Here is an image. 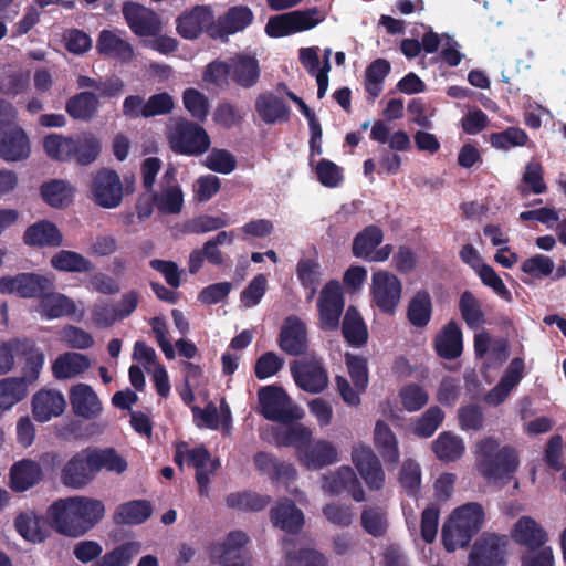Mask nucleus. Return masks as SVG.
Segmentation results:
<instances>
[{
  "label": "nucleus",
  "mask_w": 566,
  "mask_h": 566,
  "mask_svg": "<svg viewBox=\"0 0 566 566\" xmlns=\"http://www.w3.org/2000/svg\"><path fill=\"white\" fill-rule=\"evenodd\" d=\"M528 140L527 134L517 127H509L501 133H493L490 136L491 145L497 149H510L512 147H521L526 145Z\"/></svg>",
  "instance_id": "63"
},
{
  "label": "nucleus",
  "mask_w": 566,
  "mask_h": 566,
  "mask_svg": "<svg viewBox=\"0 0 566 566\" xmlns=\"http://www.w3.org/2000/svg\"><path fill=\"white\" fill-rule=\"evenodd\" d=\"M374 444L386 463H398L400 458L398 440L390 427L382 420H378L375 424Z\"/></svg>",
  "instance_id": "32"
},
{
  "label": "nucleus",
  "mask_w": 566,
  "mask_h": 566,
  "mask_svg": "<svg viewBox=\"0 0 566 566\" xmlns=\"http://www.w3.org/2000/svg\"><path fill=\"white\" fill-rule=\"evenodd\" d=\"M255 109L266 124L287 120L290 115L284 101L271 93L262 94L256 98Z\"/></svg>",
  "instance_id": "34"
},
{
  "label": "nucleus",
  "mask_w": 566,
  "mask_h": 566,
  "mask_svg": "<svg viewBox=\"0 0 566 566\" xmlns=\"http://www.w3.org/2000/svg\"><path fill=\"white\" fill-rule=\"evenodd\" d=\"M30 155L27 133L19 126L0 129V157L7 161H19Z\"/></svg>",
  "instance_id": "19"
},
{
  "label": "nucleus",
  "mask_w": 566,
  "mask_h": 566,
  "mask_svg": "<svg viewBox=\"0 0 566 566\" xmlns=\"http://www.w3.org/2000/svg\"><path fill=\"white\" fill-rule=\"evenodd\" d=\"M248 541L244 532H230L222 542L211 547V557L222 566H244L243 547Z\"/></svg>",
  "instance_id": "16"
},
{
  "label": "nucleus",
  "mask_w": 566,
  "mask_h": 566,
  "mask_svg": "<svg viewBox=\"0 0 566 566\" xmlns=\"http://www.w3.org/2000/svg\"><path fill=\"white\" fill-rule=\"evenodd\" d=\"M437 353L447 359H453L462 353V333L455 322H449L436 337Z\"/></svg>",
  "instance_id": "35"
},
{
  "label": "nucleus",
  "mask_w": 566,
  "mask_h": 566,
  "mask_svg": "<svg viewBox=\"0 0 566 566\" xmlns=\"http://www.w3.org/2000/svg\"><path fill=\"white\" fill-rule=\"evenodd\" d=\"M96 473L102 469L120 474L127 470V461L113 448L91 450Z\"/></svg>",
  "instance_id": "52"
},
{
  "label": "nucleus",
  "mask_w": 566,
  "mask_h": 566,
  "mask_svg": "<svg viewBox=\"0 0 566 566\" xmlns=\"http://www.w3.org/2000/svg\"><path fill=\"white\" fill-rule=\"evenodd\" d=\"M260 413L271 421L289 423L303 417L296 406L280 387L265 386L258 392Z\"/></svg>",
  "instance_id": "5"
},
{
  "label": "nucleus",
  "mask_w": 566,
  "mask_h": 566,
  "mask_svg": "<svg viewBox=\"0 0 566 566\" xmlns=\"http://www.w3.org/2000/svg\"><path fill=\"white\" fill-rule=\"evenodd\" d=\"M51 264L54 269L64 272H90L94 269L93 263L82 254L62 250L52 259Z\"/></svg>",
  "instance_id": "47"
},
{
  "label": "nucleus",
  "mask_w": 566,
  "mask_h": 566,
  "mask_svg": "<svg viewBox=\"0 0 566 566\" xmlns=\"http://www.w3.org/2000/svg\"><path fill=\"white\" fill-rule=\"evenodd\" d=\"M268 291V279L264 274L255 275L240 294V303L244 308L260 304Z\"/></svg>",
  "instance_id": "61"
},
{
  "label": "nucleus",
  "mask_w": 566,
  "mask_h": 566,
  "mask_svg": "<svg viewBox=\"0 0 566 566\" xmlns=\"http://www.w3.org/2000/svg\"><path fill=\"white\" fill-rule=\"evenodd\" d=\"M505 536L486 534L473 545L467 566H505Z\"/></svg>",
  "instance_id": "10"
},
{
  "label": "nucleus",
  "mask_w": 566,
  "mask_h": 566,
  "mask_svg": "<svg viewBox=\"0 0 566 566\" xmlns=\"http://www.w3.org/2000/svg\"><path fill=\"white\" fill-rule=\"evenodd\" d=\"M483 510L476 503L455 509L442 526V542L448 552L465 547L481 528Z\"/></svg>",
  "instance_id": "3"
},
{
  "label": "nucleus",
  "mask_w": 566,
  "mask_h": 566,
  "mask_svg": "<svg viewBox=\"0 0 566 566\" xmlns=\"http://www.w3.org/2000/svg\"><path fill=\"white\" fill-rule=\"evenodd\" d=\"M291 374L297 387L310 394H319L328 385V374L315 356L294 361Z\"/></svg>",
  "instance_id": "7"
},
{
  "label": "nucleus",
  "mask_w": 566,
  "mask_h": 566,
  "mask_svg": "<svg viewBox=\"0 0 566 566\" xmlns=\"http://www.w3.org/2000/svg\"><path fill=\"white\" fill-rule=\"evenodd\" d=\"M29 342L30 346L28 348L19 349V355L27 357L25 373L21 377L25 380L27 387L38 380L45 361L43 353L34 346L32 340Z\"/></svg>",
  "instance_id": "58"
},
{
  "label": "nucleus",
  "mask_w": 566,
  "mask_h": 566,
  "mask_svg": "<svg viewBox=\"0 0 566 566\" xmlns=\"http://www.w3.org/2000/svg\"><path fill=\"white\" fill-rule=\"evenodd\" d=\"M91 450H84L74 455L64 467L62 479L65 485L82 488L96 475Z\"/></svg>",
  "instance_id": "18"
},
{
  "label": "nucleus",
  "mask_w": 566,
  "mask_h": 566,
  "mask_svg": "<svg viewBox=\"0 0 566 566\" xmlns=\"http://www.w3.org/2000/svg\"><path fill=\"white\" fill-rule=\"evenodd\" d=\"M43 147L50 158L59 161H67L72 160L75 144L73 143V137L51 134L44 138Z\"/></svg>",
  "instance_id": "51"
},
{
  "label": "nucleus",
  "mask_w": 566,
  "mask_h": 566,
  "mask_svg": "<svg viewBox=\"0 0 566 566\" xmlns=\"http://www.w3.org/2000/svg\"><path fill=\"white\" fill-rule=\"evenodd\" d=\"M90 366L91 361L87 356L75 352H67L54 360L52 374L60 380L70 379L83 374Z\"/></svg>",
  "instance_id": "30"
},
{
  "label": "nucleus",
  "mask_w": 566,
  "mask_h": 566,
  "mask_svg": "<svg viewBox=\"0 0 566 566\" xmlns=\"http://www.w3.org/2000/svg\"><path fill=\"white\" fill-rule=\"evenodd\" d=\"M322 490L331 495L343 491L348 492L356 502L365 500V492L356 473L349 465H342L337 470L322 476Z\"/></svg>",
  "instance_id": "15"
},
{
  "label": "nucleus",
  "mask_w": 566,
  "mask_h": 566,
  "mask_svg": "<svg viewBox=\"0 0 566 566\" xmlns=\"http://www.w3.org/2000/svg\"><path fill=\"white\" fill-rule=\"evenodd\" d=\"M270 499L252 492L231 493L226 497L229 507L242 511H261L269 504Z\"/></svg>",
  "instance_id": "57"
},
{
  "label": "nucleus",
  "mask_w": 566,
  "mask_h": 566,
  "mask_svg": "<svg viewBox=\"0 0 566 566\" xmlns=\"http://www.w3.org/2000/svg\"><path fill=\"white\" fill-rule=\"evenodd\" d=\"M465 450L463 439L450 431L441 432L432 442V451L442 462L459 460Z\"/></svg>",
  "instance_id": "36"
},
{
  "label": "nucleus",
  "mask_w": 566,
  "mask_h": 566,
  "mask_svg": "<svg viewBox=\"0 0 566 566\" xmlns=\"http://www.w3.org/2000/svg\"><path fill=\"white\" fill-rule=\"evenodd\" d=\"M298 462L310 471L322 470L340 461L337 446L327 439L311 438L298 455Z\"/></svg>",
  "instance_id": "11"
},
{
  "label": "nucleus",
  "mask_w": 566,
  "mask_h": 566,
  "mask_svg": "<svg viewBox=\"0 0 566 566\" xmlns=\"http://www.w3.org/2000/svg\"><path fill=\"white\" fill-rule=\"evenodd\" d=\"M70 403L76 416L93 419L102 412V403L93 390L86 384H77L70 390Z\"/></svg>",
  "instance_id": "25"
},
{
  "label": "nucleus",
  "mask_w": 566,
  "mask_h": 566,
  "mask_svg": "<svg viewBox=\"0 0 566 566\" xmlns=\"http://www.w3.org/2000/svg\"><path fill=\"white\" fill-rule=\"evenodd\" d=\"M91 193L95 203L102 208L118 207L123 200V185L118 174L111 169L98 170L93 177Z\"/></svg>",
  "instance_id": "8"
},
{
  "label": "nucleus",
  "mask_w": 566,
  "mask_h": 566,
  "mask_svg": "<svg viewBox=\"0 0 566 566\" xmlns=\"http://www.w3.org/2000/svg\"><path fill=\"white\" fill-rule=\"evenodd\" d=\"M11 486L22 492L35 485L42 478V469L33 460L24 459L11 468Z\"/></svg>",
  "instance_id": "33"
},
{
  "label": "nucleus",
  "mask_w": 566,
  "mask_h": 566,
  "mask_svg": "<svg viewBox=\"0 0 566 566\" xmlns=\"http://www.w3.org/2000/svg\"><path fill=\"white\" fill-rule=\"evenodd\" d=\"M187 463L196 469V481L201 496L209 495L211 476L220 467L219 459L210 457L208 450L200 446L193 449H185Z\"/></svg>",
  "instance_id": "17"
},
{
  "label": "nucleus",
  "mask_w": 566,
  "mask_h": 566,
  "mask_svg": "<svg viewBox=\"0 0 566 566\" xmlns=\"http://www.w3.org/2000/svg\"><path fill=\"white\" fill-rule=\"evenodd\" d=\"M381 241L382 231L378 227L369 226L356 235L353 243V253L357 258L366 260Z\"/></svg>",
  "instance_id": "53"
},
{
  "label": "nucleus",
  "mask_w": 566,
  "mask_h": 566,
  "mask_svg": "<svg viewBox=\"0 0 566 566\" xmlns=\"http://www.w3.org/2000/svg\"><path fill=\"white\" fill-rule=\"evenodd\" d=\"M511 536L530 549L543 546L548 539L546 531L531 516L520 517L512 527Z\"/></svg>",
  "instance_id": "27"
},
{
  "label": "nucleus",
  "mask_w": 566,
  "mask_h": 566,
  "mask_svg": "<svg viewBox=\"0 0 566 566\" xmlns=\"http://www.w3.org/2000/svg\"><path fill=\"white\" fill-rule=\"evenodd\" d=\"M402 285L392 273L378 271L371 277V295L377 307L388 314L395 313L400 298Z\"/></svg>",
  "instance_id": "9"
},
{
  "label": "nucleus",
  "mask_w": 566,
  "mask_h": 566,
  "mask_svg": "<svg viewBox=\"0 0 566 566\" xmlns=\"http://www.w3.org/2000/svg\"><path fill=\"white\" fill-rule=\"evenodd\" d=\"M123 14L132 31L140 36L155 35L160 30V21L157 14L137 3H126Z\"/></svg>",
  "instance_id": "21"
},
{
  "label": "nucleus",
  "mask_w": 566,
  "mask_h": 566,
  "mask_svg": "<svg viewBox=\"0 0 566 566\" xmlns=\"http://www.w3.org/2000/svg\"><path fill=\"white\" fill-rule=\"evenodd\" d=\"M185 108L199 122H205L209 114V101L207 96L196 88H187L182 94Z\"/></svg>",
  "instance_id": "59"
},
{
  "label": "nucleus",
  "mask_w": 566,
  "mask_h": 566,
  "mask_svg": "<svg viewBox=\"0 0 566 566\" xmlns=\"http://www.w3.org/2000/svg\"><path fill=\"white\" fill-rule=\"evenodd\" d=\"M475 464L488 482L496 484L511 479L518 467V458L513 448L501 446L497 439L486 437L476 443Z\"/></svg>",
  "instance_id": "2"
},
{
  "label": "nucleus",
  "mask_w": 566,
  "mask_h": 566,
  "mask_svg": "<svg viewBox=\"0 0 566 566\" xmlns=\"http://www.w3.org/2000/svg\"><path fill=\"white\" fill-rule=\"evenodd\" d=\"M443 419V411L439 407L432 406L416 421L413 432L418 437L429 438L437 431Z\"/></svg>",
  "instance_id": "62"
},
{
  "label": "nucleus",
  "mask_w": 566,
  "mask_h": 566,
  "mask_svg": "<svg viewBox=\"0 0 566 566\" xmlns=\"http://www.w3.org/2000/svg\"><path fill=\"white\" fill-rule=\"evenodd\" d=\"M53 289L50 279L33 274L22 273L14 277L4 276L0 279L1 293H17L22 297H39Z\"/></svg>",
  "instance_id": "14"
},
{
  "label": "nucleus",
  "mask_w": 566,
  "mask_h": 566,
  "mask_svg": "<svg viewBox=\"0 0 566 566\" xmlns=\"http://www.w3.org/2000/svg\"><path fill=\"white\" fill-rule=\"evenodd\" d=\"M18 532L30 542H42L48 534L46 521L34 513H24L17 517Z\"/></svg>",
  "instance_id": "45"
},
{
  "label": "nucleus",
  "mask_w": 566,
  "mask_h": 566,
  "mask_svg": "<svg viewBox=\"0 0 566 566\" xmlns=\"http://www.w3.org/2000/svg\"><path fill=\"white\" fill-rule=\"evenodd\" d=\"M432 304L428 292L419 291L411 298L408 306V318L417 327L426 326L431 317Z\"/></svg>",
  "instance_id": "49"
},
{
  "label": "nucleus",
  "mask_w": 566,
  "mask_h": 566,
  "mask_svg": "<svg viewBox=\"0 0 566 566\" xmlns=\"http://www.w3.org/2000/svg\"><path fill=\"white\" fill-rule=\"evenodd\" d=\"M230 76L242 87L253 86L260 76L258 60L249 54H238L230 62Z\"/></svg>",
  "instance_id": "31"
},
{
  "label": "nucleus",
  "mask_w": 566,
  "mask_h": 566,
  "mask_svg": "<svg viewBox=\"0 0 566 566\" xmlns=\"http://www.w3.org/2000/svg\"><path fill=\"white\" fill-rule=\"evenodd\" d=\"M64 396L54 389H43L32 398V411L40 422H46L53 417L61 416L65 410Z\"/></svg>",
  "instance_id": "22"
},
{
  "label": "nucleus",
  "mask_w": 566,
  "mask_h": 566,
  "mask_svg": "<svg viewBox=\"0 0 566 566\" xmlns=\"http://www.w3.org/2000/svg\"><path fill=\"white\" fill-rule=\"evenodd\" d=\"M296 276L302 286L307 290V301L315 296L321 283L322 270L317 261L312 259H301L296 266Z\"/></svg>",
  "instance_id": "43"
},
{
  "label": "nucleus",
  "mask_w": 566,
  "mask_h": 566,
  "mask_svg": "<svg viewBox=\"0 0 566 566\" xmlns=\"http://www.w3.org/2000/svg\"><path fill=\"white\" fill-rule=\"evenodd\" d=\"M361 525L368 534L382 536L387 530V514L380 507H367L361 513Z\"/></svg>",
  "instance_id": "64"
},
{
  "label": "nucleus",
  "mask_w": 566,
  "mask_h": 566,
  "mask_svg": "<svg viewBox=\"0 0 566 566\" xmlns=\"http://www.w3.org/2000/svg\"><path fill=\"white\" fill-rule=\"evenodd\" d=\"M344 338L354 346H360L367 340V328L354 307H348L342 325Z\"/></svg>",
  "instance_id": "46"
},
{
  "label": "nucleus",
  "mask_w": 566,
  "mask_h": 566,
  "mask_svg": "<svg viewBox=\"0 0 566 566\" xmlns=\"http://www.w3.org/2000/svg\"><path fill=\"white\" fill-rule=\"evenodd\" d=\"M326 18L318 8L296 10L271 17L265 25V32L271 38H282L293 33L311 30Z\"/></svg>",
  "instance_id": "6"
},
{
  "label": "nucleus",
  "mask_w": 566,
  "mask_h": 566,
  "mask_svg": "<svg viewBox=\"0 0 566 566\" xmlns=\"http://www.w3.org/2000/svg\"><path fill=\"white\" fill-rule=\"evenodd\" d=\"M168 139L174 151L197 156L210 147V137L205 128L186 119H176L169 127Z\"/></svg>",
  "instance_id": "4"
},
{
  "label": "nucleus",
  "mask_w": 566,
  "mask_h": 566,
  "mask_svg": "<svg viewBox=\"0 0 566 566\" xmlns=\"http://www.w3.org/2000/svg\"><path fill=\"white\" fill-rule=\"evenodd\" d=\"M352 462L370 490H380L385 483V472L373 449L357 443L352 449Z\"/></svg>",
  "instance_id": "12"
},
{
  "label": "nucleus",
  "mask_w": 566,
  "mask_h": 566,
  "mask_svg": "<svg viewBox=\"0 0 566 566\" xmlns=\"http://www.w3.org/2000/svg\"><path fill=\"white\" fill-rule=\"evenodd\" d=\"M24 242L28 245L57 247L62 243V234L53 223L40 221L27 229Z\"/></svg>",
  "instance_id": "37"
},
{
  "label": "nucleus",
  "mask_w": 566,
  "mask_h": 566,
  "mask_svg": "<svg viewBox=\"0 0 566 566\" xmlns=\"http://www.w3.org/2000/svg\"><path fill=\"white\" fill-rule=\"evenodd\" d=\"M459 310L462 319L469 328L478 329L485 323L482 302L470 291H464L459 300Z\"/></svg>",
  "instance_id": "40"
},
{
  "label": "nucleus",
  "mask_w": 566,
  "mask_h": 566,
  "mask_svg": "<svg viewBox=\"0 0 566 566\" xmlns=\"http://www.w3.org/2000/svg\"><path fill=\"white\" fill-rule=\"evenodd\" d=\"M270 514L273 525L290 534L298 533L305 523L303 512L287 499L277 502Z\"/></svg>",
  "instance_id": "28"
},
{
  "label": "nucleus",
  "mask_w": 566,
  "mask_h": 566,
  "mask_svg": "<svg viewBox=\"0 0 566 566\" xmlns=\"http://www.w3.org/2000/svg\"><path fill=\"white\" fill-rule=\"evenodd\" d=\"M40 300L36 311L46 319L69 316L76 313L74 301L64 294L52 293L51 290L43 294Z\"/></svg>",
  "instance_id": "29"
},
{
  "label": "nucleus",
  "mask_w": 566,
  "mask_h": 566,
  "mask_svg": "<svg viewBox=\"0 0 566 566\" xmlns=\"http://www.w3.org/2000/svg\"><path fill=\"white\" fill-rule=\"evenodd\" d=\"M291 545L292 539L283 538L282 547L290 566H327L326 557L318 551L307 548L294 553L290 548Z\"/></svg>",
  "instance_id": "48"
},
{
  "label": "nucleus",
  "mask_w": 566,
  "mask_h": 566,
  "mask_svg": "<svg viewBox=\"0 0 566 566\" xmlns=\"http://www.w3.org/2000/svg\"><path fill=\"white\" fill-rule=\"evenodd\" d=\"M99 107L98 96L91 92H81L71 97L66 104V112L75 119L88 120Z\"/></svg>",
  "instance_id": "41"
},
{
  "label": "nucleus",
  "mask_w": 566,
  "mask_h": 566,
  "mask_svg": "<svg viewBox=\"0 0 566 566\" xmlns=\"http://www.w3.org/2000/svg\"><path fill=\"white\" fill-rule=\"evenodd\" d=\"M153 199L164 213H179L184 205V193L179 185H161L159 191H153Z\"/></svg>",
  "instance_id": "44"
},
{
  "label": "nucleus",
  "mask_w": 566,
  "mask_h": 566,
  "mask_svg": "<svg viewBox=\"0 0 566 566\" xmlns=\"http://www.w3.org/2000/svg\"><path fill=\"white\" fill-rule=\"evenodd\" d=\"M252 21L253 13L248 7H232L223 17L219 18L216 28L210 30V35L212 38L227 39L228 35L244 30Z\"/></svg>",
  "instance_id": "23"
},
{
  "label": "nucleus",
  "mask_w": 566,
  "mask_h": 566,
  "mask_svg": "<svg viewBox=\"0 0 566 566\" xmlns=\"http://www.w3.org/2000/svg\"><path fill=\"white\" fill-rule=\"evenodd\" d=\"M41 193L46 203L59 208L71 202L73 188L63 180H52L42 186Z\"/></svg>",
  "instance_id": "56"
},
{
  "label": "nucleus",
  "mask_w": 566,
  "mask_h": 566,
  "mask_svg": "<svg viewBox=\"0 0 566 566\" xmlns=\"http://www.w3.org/2000/svg\"><path fill=\"white\" fill-rule=\"evenodd\" d=\"M523 185L520 186L522 196H527L530 192L535 195L544 193L547 186L544 181L543 167L537 161H530L522 177Z\"/></svg>",
  "instance_id": "54"
},
{
  "label": "nucleus",
  "mask_w": 566,
  "mask_h": 566,
  "mask_svg": "<svg viewBox=\"0 0 566 566\" xmlns=\"http://www.w3.org/2000/svg\"><path fill=\"white\" fill-rule=\"evenodd\" d=\"M105 507L99 500L74 496L54 502L48 515L59 533L80 537L104 516Z\"/></svg>",
  "instance_id": "1"
},
{
  "label": "nucleus",
  "mask_w": 566,
  "mask_h": 566,
  "mask_svg": "<svg viewBox=\"0 0 566 566\" xmlns=\"http://www.w3.org/2000/svg\"><path fill=\"white\" fill-rule=\"evenodd\" d=\"M138 553L139 544L128 542L105 554L94 566H128L133 557Z\"/></svg>",
  "instance_id": "60"
},
{
  "label": "nucleus",
  "mask_w": 566,
  "mask_h": 566,
  "mask_svg": "<svg viewBox=\"0 0 566 566\" xmlns=\"http://www.w3.org/2000/svg\"><path fill=\"white\" fill-rule=\"evenodd\" d=\"M75 149L72 159L82 166L90 165L95 161L101 151V143L92 133H82L73 137Z\"/></svg>",
  "instance_id": "42"
},
{
  "label": "nucleus",
  "mask_w": 566,
  "mask_h": 566,
  "mask_svg": "<svg viewBox=\"0 0 566 566\" xmlns=\"http://www.w3.org/2000/svg\"><path fill=\"white\" fill-rule=\"evenodd\" d=\"M280 347L285 353L296 356L307 347V333L305 324L296 316H289L280 334Z\"/></svg>",
  "instance_id": "24"
},
{
  "label": "nucleus",
  "mask_w": 566,
  "mask_h": 566,
  "mask_svg": "<svg viewBox=\"0 0 566 566\" xmlns=\"http://www.w3.org/2000/svg\"><path fill=\"white\" fill-rule=\"evenodd\" d=\"M214 17L209 7L197 6L189 12H185L177 20L179 34L185 39H196L203 30L216 28Z\"/></svg>",
  "instance_id": "20"
},
{
  "label": "nucleus",
  "mask_w": 566,
  "mask_h": 566,
  "mask_svg": "<svg viewBox=\"0 0 566 566\" xmlns=\"http://www.w3.org/2000/svg\"><path fill=\"white\" fill-rule=\"evenodd\" d=\"M151 515V506L145 500H134L117 506L114 521L117 524H140Z\"/></svg>",
  "instance_id": "39"
},
{
  "label": "nucleus",
  "mask_w": 566,
  "mask_h": 566,
  "mask_svg": "<svg viewBox=\"0 0 566 566\" xmlns=\"http://www.w3.org/2000/svg\"><path fill=\"white\" fill-rule=\"evenodd\" d=\"M312 436V429L298 423L282 430L277 434V443L283 447H294L296 449V457L298 458Z\"/></svg>",
  "instance_id": "55"
},
{
  "label": "nucleus",
  "mask_w": 566,
  "mask_h": 566,
  "mask_svg": "<svg viewBox=\"0 0 566 566\" xmlns=\"http://www.w3.org/2000/svg\"><path fill=\"white\" fill-rule=\"evenodd\" d=\"M96 49L102 55L122 62H129L134 56L133 46L118 30H103L99 33Z\"/></svg>",
  "instance_id": "26"
},
{
  "label": "nucleus",
  "mask_w": 566,
  "mask_h": 566,
  "mask_svg": "<svg viewBox=\"0 0 566 566\" xmlns=\"http://www.w3.org/2000/svg\"><path fill=\"white\" fill-rule=\"evenodd\" d=\"M317 307L322 328L337 329L344 310L343 290L339 282L331 281L323 287Z\"/></svg>",
  "instance_id": "13"
},
{
  "label": "nucleus",
  "mask_w": 566,
  "mask_h": 566,
  "mask_svg": "<svg viewBox=\"0 0 566 566\" xmlns=\"http://www.w3.org/2000/svg\"><path fill=\"white\" fill-rule=\"evenodd\" d=\"M389 72L390 64L384 59L375 60L366 69L365 88L373 98H376L381 93L384 81Z\"/></svg>",
  "instance_id": "50"
},
{
  "label": "nucleus",
  "mask_w": 566,
  "mask_h": 566,
  "mask_svg": "<svg viewBox=\"0 0 566 566\" xmlns=\"http://www.w3.org/2000/svg\"><path fill=\"white\" fill-rule=\"evenodd\" d=\"M28 395L27 382L22 378L8 377L0 380V416L10 410Z\"/></svg>",
  "instance_id": "38"
}]
</instances>
